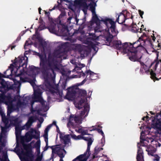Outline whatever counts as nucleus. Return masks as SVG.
Masks as SVG:
<instances>
[{"instance_id": "obj_40", "label": "nucleus", "mask_w": 161, "mask_h": 161, "mask_svg": "<svg viewBox=\"0 0 161 161\" xmlns=\"http://www.w3.org/2000/svg\"><path fill=\"white\" fill-rule=\"evenodd\" d=\"M5 97V95L4 94H1L0 95V104L2 103H4Z\"/></svg>"}, {"instance_id": "obj_62", "label": "nucleus", "mask_w": 161, "mask_h": 161, "mask_svg": "<svg viewBox=\"0 0 161 161\" xmlns=\"http://www.w3.org/2000/svg\"><path fill=\"white\" fill-rule=\"evenodd\" d=\"M45 14L48 17L49 20H50V12H47L46 11H45Z\"/></svg>"}, {"instance_id": "obj_1", "label": "nucleus", "mask_w": 161, "mask_h": 161, "mask_svg": "<svg viewBox=\"0 0 161 161\" xmlns=\"http://www.w3.org/2000/svg\"><path fill=\"white\" fill-rule=\"evenodd\" d=\"M64 45L59 49L55 50L53 53H49L47 59L46 56L44 57L39 53L40 58V67L43 75L48 77L50 74V71L55 75L54 69H58L57 58L61 59L67 58L66 54L68 50L64 47Z\"/></svg>"}, {"instance_id": "obj_53", "label": "nucleus", "mask_w": 161, "mask_h": 161, "mask_svg": "<svg viewBox=\"0 0 161 161\" xmlns=\"http://www.w3.org/2000/svg\"><path fill=\"white\" fill-rule=\"evenodd\" d=\"M66 15V13L65 12H62L59 16V18H62L63 17L65 16Z\"/></svg>"}, {"instance_id": "obj_49", "label": "nucleus", "mask_w": 161, "mask_h": 161, "mask_svg": "<svg viewBox=\"0 0 161 161\" xmlns=\"http://www.w3.org/2000/svg\"><path fill=\"white\" fill-rule=\"evenodd\" d=\"M42 158V156L41 155H38L35 161H41Z\"/></svg>"}, {"instance_id": "obj_28", "label": "nucleus", "mask_w": 161, "mask_h": 161, "mask_svg": "<svg viewBox=\"0 0 161 161\" xmlns=\"http://www.w3.org/2000/svg\"><path fill=\"white\" fill-rule=\"evenodd\" d=\"M146 151L148 153L149 155L154 156V153L156 151L154 147H149L146 150Z\"/></svg>"}, {"instance_id": "obj_60", "label": "nucleus", "mask_w": 161, "mask_h": 161, "mask_svg": "<svg viewBox=\"0 0 161 161\" xmlns=\"http://www.w3.org/2000/svg\"><path fill=\"white\" fill-rule=\"evenodd\" d=\"M83 136L81 134V135H79L77 136V140H80L83 139Z\"/></svg>"}, {"instance_id": "obj_16", "label": "nucleus", "mask_w": 161, "mask_h": 161, "mask_svg": "<svg viewBox=\"0 0 161 161\" xmlns=\"http://www.w3.org/2000/svg\"><path fill=\"white\" fill-rule=\"evenodd\" d=\"M89 130L90 131L97 130L99 133L100 134L103 136V138L101 139V143L103 145V146L104 145V142L103 141H105V135L102 130L100 129L95 128L94 126H92V127L89 128Z\"/></svg>"}, {"instance_id": "obj_47", "label": "nucleus", "mask_w": 161, "mask_h": 161, "mask_svg": "<svg viewBox=\"0 0 161 161\" xmlns=\"http://www.w3.org/2000/svg\"><path fill=\"white\" fill-rule=\"evenodd\" d=\"M61 86L62 87V90H65L66 87V82H63L61 85ZM61 92H63L62 91Z\"/></svg>"}, {"instance_id": "obj_6", "label": "nucleus", "mask_w": 161, "mask_h": 161, "mask_svg": "<svg viewBox=\"0 0 161 161\" xmlns=\"http://www.w3.org/2000/svg\"><path fill=\"white\" fill-rule=\"evenodd\" d=\"M42 93L41 90L39 88L34 90V95L32 97L33 100L32 101V105L35 102H39L41 104L42 106H45V102L41 97Z\"/></svg>"}, {"instance_id": "obj_4", "label": "nucleus", "mask_w": 161, "mask_h": 161, "mask_svg": "<svg viewBox=\"0 0 161 161\" xmlns=\"http://www.w3.org/2000/svg\"><path fill=\"white\" fill-rule=\"evenodd\" d=\"M86 75V78L80 83V85L84 84L88 80H95L97 78V75L90 70H86L85 73L83 72L82 71L79 72L78 75V77L80 78L82 77L84 78L85 76Z\"/></svg>"}, {"instance_id": "obj_10", "label": "nucleus", "mask_w": 161, "mask_h": 161, "mask_svg": "<svg viewBox=\"0 0 161 161\" xmlns=\"http://www.w3.org/2000/svg\"><path fill=\"white\" fill-rule=\"evenodd\" d=\"M77 87V86H73L67 89V92L65 96L66 99L69 100H73L76 97Z\"/></svg>"}, {"instance_id": "obj_43", "label": "nucleus", "mask_w": 161, "mask_h": 161, "mask_svg": "<svg viewBox=\"0 0 161 161\" xmlns=\"http://www.w3.org/2000/svg\"><path fill=\"white\" fill-rule=\"evenodd\" d=\"M29 69L31 71H34L39 69L38 67H36L33 65L29 66Z\"/></svg>"}, {"instance_id": "obj_13", "label": "nucleus", "mask_w": 161, "mask_h": 161, "mask_svg": "<svg viewBox=\"0 0 161 161\" xmlns=\"http://www.w3.org/2000/svg\"><path fill=\"white\" fill-rule=\"evenodd\" d=\"M91 153H89L86 151L83 154H81L77 156L72 161H86L90 156Z\"/></svg>"}, {"instance_id": "obj_55", "label": "nucleus", "mask_w": 161, "mask_h": 161, "mask_svg": "<svg viewBox=\"0 0 161 161\" xmlns=\"http://www.w3.org/2000/svg\"><path fill=\"white\" fill-rule=\"evenodd\" d=\"M138 11L139 14L140 15V16H141V17L142 18H143L142 15L144 13V12L143 11H142L141 10H138Z\"/></svg>"}, {"instance_id": "obj_20", "label": "nucleus", "mask_w": 161, "mask_h": 161, "mask_svg": "<svg viewBox=\"0 0 161 161\" xmlns=\"http://www.w3.org/2000/svg\"><path fill=\"white\" fill-rule=\"evenodd\" d=\"M16 97L15 96L14 99H13L10 95L9 94L7 96L5 95L4 103L6 105L12 103L13 102L16 100Z\"/></svg>"}, {"instance_id": "obj_35", "label": "nucleus", "mask_w": 161, "mask_h": 161, "mask_svg": "<svg viewBox=\"0 0 161 161\" xmlns=\"http://www.w3.org/2000/svg\"><path fill=\"white\" fill-rule=\"evenodd\" d=\"M89 36L91 40L93 41L97 40L98 38V37H97L94 33H90Z\"/></svg>"}, {"instance_id": "obj_12", "label": "nucleus", "mask_w": 161, "mask_h": 161, "mask_svg": "<svg viewBox=\"0 0 161 161\" xmlns=\"http://www.w3.org/2000/svg\"><path fill=\"white\" fill-rule=\"evenodd\" d=\"M14 66L13 64H10L8 68L3 72L4 74L0 73V80L3 79L2 78H9L10 76H12L14 71Z\"/></svg>"}, {"instance_id": "obj_18", "label": "nucleus", "mask_w": 161, "mask_h": 161, "mask_svg": "<svg viewBox=\"0 0 161 161\" xmlns=\"http://www.w3.org/2000/svg\"><path fill=\"white\" fill-rule=\"evenodd\" d=\"M145 117V118H146L147 119H148L149 120L150 119H152V127L154 129H156L157 130V129H156L155 128L153 127V124L154 121H156V120H157L155 119V118H156L157 119H161V118H160V117H161V114H159V113H158L156 114V115L155 116H154V117L153 116H151L150 118L147 115Z\"/></svg>"}, {"instance_id": "obj_27", "label": "nucleus", "mask_w": 161, "mask_h": 161, "mask_svg": "<svg viewBox=\"0 0 161 161\" xmlns=\"http://www.w3.org/2000/svg\"><path fill=\"white\" fill-rule=\"evenodd\" d=\"M94 14V15L92 17L93 20L97 24V25H98V24L100 25V21L103 22L101 20L103 19L102 18L101 20H100L96 13L95 14Z\"/></svg>"}, {"instance_id": "obj_44", "label": "nucleus", "mask_w": 161, "mask_h": 161, "mask_svg": "<svg viewBox=\"0 0 161 161\" xmlns=\"http://www.w3.org/2000/svg\"><path fill=\"white\" fill-rule=\"evenodd\" d=\"M83 9H82V10L85 13V11L87 12V9L88 8V6L87 5V4L86 3H85L83 4Z\"/></svg>"}, {"instance_id": "obj_7", "label": "nucleus", "mask_w": 161, "mask_h": 161, "mask_svg": "<svg viewBox=\"0 0 161 161\" xmlns=\"http://www.w3.org/2000/svg\"><path fill=\"white\" fill-rule=\"evenodd\" d=\"M45 85L46 88L48 90V91L53 95L56 94L59 95V97H62L63 94L62 92H60L58 89V85H57L55 88H54L51 83L48 80H45Z\"/></svg>"}, {"instance_id": "obj_48", "label": "nucleus", "mask_w": 161, "mask_h": 161, "mask_svg": "<svg viewBox=\"0 0 161 161\" xmlns=\"http://www.w3.org/2000/svg\"><path fill=\"white\" fill-rule=\"evenodd\" d=\"M52 127V125H48L47 127L44 130V132H45L46 133H48V132L50 129V128Z\"/></svg>"}, {"instance_id": "obj_2", "label": "nucleus", "mask_w": 161, "mask_h": 161, "mask_svg": "<svg viewBox=\"0 0 161 161\" xmlns=\"http://www.w3.org/2000/svg\"><path fill=\"white\" fill-rule=\"evenodd\" d=\"M143 36H146V34L145 33L143 34L138 40L132 44L128 42V47L127 48L129 51L127 53V55L129 57V59L132 61L140 62L141 66L140 69L141 72L143 71V69L145 70L148 69L147 66L140 60L141 57L139 58L137 55L138 51L143 50L144 49L143 46H145L146 40L142 39Z\"/></svg>"}, {"instance_id": "obj_39", "label": "nucleus", "mask_w": 161, "mask_h": 161, "mask_svg": "<svg viewBox=\"0 0 161 161\" xmlns=\"http://www.w3.org/2000/svg\"><path fill=\"white\" fill-rule=\"evenodd\" d=\"M113 35L109 34V36L106 37V41L110 43L112 41V38H113Z\"/></svg>"}, {"instance_id": "obj_51", "label": "nucleus", "mask_w": 161, "mask_h": 161, "mask_svg": "<svg viewBox=\"0 0 161 161\" xmlns=\"http://www.w3.org/2000/svg\"><path fill=\"white\" fill-rule=\"evenodd\" d=\"M66 31L67 32L69 31L68 28L67 26H64L62 29H60V31L61 32L63 31Z\"/></svg>"}, {"instance_id": "obj_11", "label": "nucleus", "mask_w": 161, "mask_h": 161, "mask_svg": "<svg viewBox=\"0 0 161 161\" xmlns=\"http://www.w3.org/2000/svg\"><path fill=\"white\" fill-rule=\"evenodd\" d=\"M130 13L126 10L122 11L117 18L116 21L119 24H123L125 20L130 18Z\"/></svg>"}, {"instance_id": "obj_50", "label": "nucleus", "mask_w": 161, "mask_h": 161, "mask_svg": "<svg viewBox=\"0 0 161 161\" xmlns=\"http://www.w3.org/2000/svg\"><path fill=\"white\" fill-rule=\"evenodd\" d=\"M32 124H31L30 123L28 122V121H27L25 125V126L26 127L27 129H28L31 127Z\"/></svg>"}, {"instance_id": "obj_14", "label": "nucleus", "mask_w": 161, "mask_h": 161, "mask_svg": "<svg viewBox=\"0 0 161 161\" xmlns=\"http://www.w3.org/2000/svg\"><path fill=\"white\" fill-rule=\"evenodd\" d=\"M155 119L157 120L156 121H154L153 124V127L157 129L159 134H161V119H157L155 118Z\"/></svg>"}, {"instance_id": "obj_56", "label": "nucleus", "mask_w": 161, "mask_h": 161, "mask_svg": "<svg viewBox=\"0 0 161 161\" xmlns=\"http://www.w3.org/2000/svg\"><path fill=\"white\" fill-rule=\"evenodd\" d=\"M33 104L32 105V101L31 102V107L30 109V110L32 113H33L34 112H35L36 110L34 109L33 108Z\"/></svg>"}, {"instance_id": "obj_21", "label": "nucleus", "mask_w": 161, "mask_h": 161, "mask_svg": "<svg viewBox=\"0 0 161 161\" xmlns=\"http://www.w3.org/2000/svg\"><path fill=\"white\" fill-rule=\"evenodd\" d=\"M70 135H66L63 136L62 135L61 138H60L61 140L63 142L65 146L69 145V143L70 141V139L69 138Z\"/></svg>"}, {"instance_id": "obj_36", "label": "nucleus", "mask_w": 161, "mask_h": 161, "mask_svg": "<svg viewBox=\"0 0 161 161\" xmlns=\"http://www.w3.org/2000/svg\"><path fill=\"white\" fill-rule=\"evenodd\" d=\"M12 122L14 124V125L15 126H19L20 122L18 118H16L13 119Z\"/></svg>"}, {"instance_id": "obj_34", "label": "nucleus", "mask_w": 161, "mask_h": 161, "mask_svg": "<svg viewBox=\"0 0 161 161\" xmlns=\"http://www.w3.org/2000/svg\"><path fill=\"white\" fill-rule=\"evenodd\" d=\"M82 118H81L80 116H76L75 115V117L74 121L75 122V123L79 124H81L82 123V120L81 119Z\"/></svg>"}, {"instance_id": "obj_33", "label": "nucleus", "mask_w": 161, "mask_h": 161, "mask_svg": "<svg viewBox=\"0 0 161 161\" xmlns=\"http://www.w3.org/2000/svg\"><path fill=\"white\" fill-rule=\"evenodd\" d=\"M75 116V115L71 114L69 118V123L73 126H74V123L72 121L74 120Z\"/></svg>"}, {"instance_id": "obj_22", "label": "nucleus", "mask_w": 161, "mask_h": 161, "mask_svg": "<svg viewBox=\"0 0 161 161\" xmlns=\"http://www.w3.org/2000/svg\"><path fill=\"white\" fill-rule=\"evenodd\" d=\"M64 153H66V151L64 149H57L54 153L57 154L60 158H63L65 156Z\"/></svg>"}, {"instance_id": "obj_8", "label": "nucleus", "mask_w": 161, "mask_h": 161, "mask_svg": "<svg viewBox=\"0 0 161 161\" xmlns=\"http://www.w3.org/2000/svg\"><path fill=\"white\" fill-rule=\"evenodd\" d=\"M33 138L36 140L39 139L40 132H37L33 128H31L30 131L27 132L26 133L25 140L26 142H29L31 141Z\"/></svg>"}, {"instance_id": "obj_57", "label": "nucleus", "mask_w": 161, "mask_h": 161, "mask_svg": "<svg viewBox=\"0 0 161 161\" xmlns=\"http://www.w3.org/2000/svg\"><path fill=\"white\" fill-rule=\"evenodd\" d=\"M31 45L30 43H28V41H26L25 42V45L24 46V48L25 49H26V46H28L29 45Z\"/></svg>"}, {"instance_id": "obj_30", "label": "nucleus", "mask_w": 161, "mask_h": 161, "mask_svg": "<svg viewBox=\"0 0 161 161\" xmlns=\"http://www.w3.org/2000/svg\"><path fill=\"white\" fill-rule=\"evenodd\" d=\"M0 84L1 85V86H0V88L5 89L8 87L7 83L3 79L0 80Z\"/></svg>"}, {"instance_id": "obj_9", "label": "nucleus", "mask_w": 161, "mask_h": 161, "mask_svg": "<svg viewBox=\"0 0 161 161\" xmlns=\"http://www.w3.org/2000/svg\"><path fill=\"white\" fill-rule=\"evenodd\" d=\"M128 42H125L122 44L121 42L120 41H116L114 42L113 46L114 48L118 50H122L124 54H127L129 51L127 49L128 47Z\"/></svg>"}, {"instance_id": "obj_15", "label": "nucleus", "mask_w": 161, "mask_h": 161, "mask_svg": "<svg viewBox=\"0 0 161 161\" xmlns=\"http://www.w3.org/2000/svg\"><path fill=\"white\" fill-rule=\"evenodd\" d=\"M136 158L137 161H144V159L143 152L142 148L138 147L137 150Z\"/></svg>"}, {"instance_id": "obj_31", "label": "nucleus", "mask_w": 161, "mask_h": 161, "mask_svg": "<svg viewBox=\"0 0 161 161\" xmlns=\"http://www.w3.org/2000/svg\"><path fill=\"white\" fill-rule=\"evenodd\" d=\"M93 141V140H92V138L89 139V140L87 141V147L86 150L87 152H88L89 153H91V152L90 151L91 146L92 144Z\"/></svg>"}, {"instance_id": "obj_37", "label": "nucleus", "mask_w": 161, "mask_h": 161, "mask_svg": "<svg viewBox=\"0 0 161 161\" xmlns=\"http://www.w3.org/2000/svg\"><path fill=\"white\" fill-rule=\"evenodd\" d=\"M24 126L22 127V129H21V128L19 127V126H15V130L16 134H17V133L20 134L21 133V130L24 129ZM16 135L17 134H16Z\"/></svg>"}, {"instance_id": "obj_59", "label": "nucleus", "mask_w": 161, "mask_h": 161, "mask_svg": "<svg viewBox=\"0 0 161 161\" xmlns=\"http://www.w3.org/2000/svg\"><path fill=\"white\" fill-rule=\"evenodd\" d=\"M70 135L71 136V137H72V138L75 140H77V136H76L75 135L73 134H70Z\"/></svg>"}, {"instance_id": "obj_3", "label": "nucleus", "mask_w": 161, "mask_h": 161, "mask_svg": "<svg viewBox=\"0 0 161 161\" xmlns=\"http://www.w3.org/2000/svg\"><path fill=\"white\" fill-rule=\"evenodd\" d=\"M28 58L22 56H19L14 60V71L16 76L20 77V80L22 82L26 81L25 78L20 76L26 72L27 70V66Z\"/></svg>"}, {"instance_id": "obj_46", "label": "nucleus", "mask_w": 161, "mask_h": 161, "mask_svg": "<svg viewBox=\"0 0 161 161\" xmlns=\"http://www.w3.org/2000/svg\"><path fill=\"white\" fill-rule=\"evenodd\" d=\"M56 131H57V132L59 134V135H60V138H61V137H62V135H63L62 133L60 131V130H59V127H58V125H56Z\"/></svg>"}, {"instance_id": "obj_19", "label": "nucleus", "mask_w": 161, "mask_h": 161, "mask_svg": "<svg viewBox=\"0 0 161 161\" xmlns=\"http://www.w3.org/2000/svg\"><path fill=\"white\" fill-rule=\"evenodd\" d=\"M76 91H77L76 97H82L86 98L87 93L85 90L80 89L77 87Z\"/></svg>"}, {"instance_id": "obj_26", "label": "nucleus", "mask_w": 161, "mask_h": 161, "mask_svg": "<svg viewBox=\"0 0 161 161\" xmlns=\"http://www.w3.org/2000/svg\"><path fill=\"white\" fill-rule=\"evenodd\" d=\"M131 31L132 32L134 33L139 32V28L136 24H133V22L131 25Z\"/></svg>"}, {"instance_id": "obj_32", "label": "nucleus", "mask_w": 161, "mask_h": 161, "mask_svg": "<svg viewBox=\"0 0 161 161\" xmlns=\"http://www.w3.org/2000/svg\"><path fill=\"white\" fill-rule=\"evenodd\" d=\"M63 1H65L67 3H69L70 2V1L69 0H58L57 2L58 3V5L56 6L55 5L54 6L52 9H49V11H51L52 10H54L55 8H58V5H61Z\"/></svg>"}, {"instance_id": "obj_63", "label": "nucleus", "mask_w": 161, "mask_h": 161, "mask_svg": "<svg viewBox=\"0 0 161 161\" xmlns=\"http://www.w3.org/2000/svg\"><path fill=\"white\" fill-rule=\"evenodd\" d=\"M81 68H82V67H79L77 66H76L75 67V70H81V71H82L81 70Z\"/></svg>"}, {"instance_id": "obj_61", "label": "nucleus", "mask_w": 161, "mask_h": 161, "mask_svg": "<svg viewBox=\"0 0 161 161\" xmlns=\"http://www.w3.org/2000/svg\"><path fill=\"white\" fill-rule=\"evenodd\" d=\"M74 19V18H73L72 17H69L67 19V22L68 23H69V24L70 23H71V22H70V20L72 19Z\"/></svg>"}, {"instance_id": "obj_29", "label": "nucleus", "mask_w": 161, "mask_h": 161, "mask_svg": "<svg viewBox=\"0 0 161 161\" xmlns=\"http://www.w3.org/2000/svg\"><path fill=\"white\" fill-rule=\"evenodd\" d=\"M103 149V148H100L97 147H96L94 149V152L92 154L93 158L94 159L96 157V156L101 150Z\"/></svg>"}, {"instance_id": "obj_24", "label": "nucleus", "mask_w": 161, "mask_h": 161, "mask_svg": "<svg viewBox=\"0 0 161 161\" xmlns=\"http://www.w3.org/2000/svg\"><path fill=\"white\" fill-rule=\"evenodd\" d=\"M7 105H8L7 116H9L10 115V114L15 110L14 107L13 103Z\"/></svg>"}, {"instance_id": "obj_23", "label": "nucleus", "mask_w": 161, "mask_h": 161, "mask_svg": "<svg viewBox=\"0 0 161 161\" xmlns=\"http://www.w3.org/2000/svg\"><path fill=\"white\" fill-rule=\"evenodd\" d=\"M92 1V2L89 4V10L92 12V14H94L96 13L95 7L97 6V4L96 3L93 1V0Z\"/></svg>"}, {"instance_id": "obj_5", "label": "nucleus", "mask_w": 161, "mask_h": 161, "mask_svg": "<svg viewBox=\"0 0 161 161\" xmlns=\"http://www.w3.org/2000/svg\"><path fill=\"white\" fill-rule=\"evenodd\" d=\"M101 21L106 26L107 31H109V29L110 30L112 33L111 34L114 35L113 36H115L116 34L115 23L112 19L106 18L105 19H103ZM109 33L110 34L109 32Z\"/></svg>"}, {"instance_id": "obj_25", "label": "nucleus", "mask_w": 161, "mask_h": 161, "mask_svg": "<svg viewBox=\"0 0 161 161\" xmlns=\"http://www.w3.org/2000/svg\"><path fill=\"white\" fill-rule=\"evenodd\" d=\"M56 25L55 24H53V25H50L48 28V29L49 31L52 33L55 34L57 32V30H56Z\"/></svg>"}, {"instance_id": "obj_64", "label": "nucleus", "mask_w": 161, "mask_h": 161, "mask_svg": "<svg viewBox=\"0 0 161 161\" xmlns=\"http://www.w3.org/2000/svg\"><path fill=\"white\" fill-rule=\"evenodd\" d=\"M3 157L4 159L5 160H6L7 159H8V156L7 153L3 154Z\"/></svg>"}, {"instance_id": "obj_38", "label": "nucleus", "mask_w": 161, "mask_h": 161, "mask_svg": "<svg viewBox=\"0 0 161 161\" xmlns=\"http://www.w3.org/2000/svg\"><path fill=\"white\" fill-rule=\"evenodd\" d=\"M35 120V117L33 116H31L29 118L28 121V122H30L31 124H32Z\"/></svg>"}, {"instance_id": "obj_41", "label": "nucleus", "mask_w": 161, "mask_h": 161, "mask_svg": "<svg viewBox=\"0 0 161 161\" xmlns=\"http://www.w3.org/2000/svg\"><path fill=\"white\" fill-rule=\"evenodd\" d=\"M89 128H88V130H82V131H81L80 133L83 136L85 135H91V134H89L88 133V130H89Z\"/></svg>"}, {"instance_id": "obj_17", "label": "nucleus", "mask_w": 161, "mask_h": 161, "mask_svg": "<svg viewBox=\"0 0 161 161\" xmlns=\"http://www.w3.org/2000/svg\"><path fill=\"white\" fill-rule=\"evenodd\" d=\"M89 105L87 103L84 106V109L83 111H81L80 115L81 118H82L86 114L85 117L87 116L89 111Z\"/></svg>"}, {"instance_id": "obj_54", "label": "nucleus", "mask_w": 161, "mask_h": 161, "mask_svg": "<svg viewBox=\"0 0 161 161\" xmlns=\"http://www.w3.org/2000/svg\"><path fill=\"white\" fill-rule=\"evenodd\" d=\"M153 156L155 158L154 159V160L156 161H159L160 157L158 156L157 154H155Z\"/></svg>"}, {"instance_id": "obj_58", "label": "nucleus", "mask_w": 161, "mask_h": 161, "mask_svg": "<svg viewBox=\"0 0 161 161\" xmlns=\"http://www.w3.org/2000/svg\"><path fill=\"white\" fill-rule=\"evenodd\" d=\"M91 45L92 48L94 50H95L96 48V45L95 44H93L92 42H91Z\"/></svg>"}, {"instance_id": "obj_42", "label": "nucleus", "mask_w": 161, "mask_h": 161, "mask_svg": "<svg viewBox=\"0 0 161 161\" xmlns=\"http://www.w3.org/2000/svg\"><path fill=\"white\" fill-rule=\"evenodd\" d=\"M41 145L40 141L39 140V141H37L35 144V146L36 149H39L40 148Z\"/></svg>"}, {"instance_id": "obj_45", "label": "nucleus", "mask_w": 161, "mask_h": 161, "mask_svg": "<svg viewBox=\"0 0 161 161\" xmlns=\"http://www.w3.org/2000/svg\"><path fill=\"white\" fill-rule=\"evenodd\" d=\"M55 146H48L49 148H51L52 149V153H55L56 151L57 150V148H54Z\"/></svg>"}, {"instance_id": "obj_52", "label": "nucleus", "mask_w": 161, "mask_h": 161, "mask_svg": "<svg viewBox=\"0 0 161 161\" xmlns=\"http://www.w3.org/2000/svg\"><path fill=\"white\" fill-rule=\"evenodd\" d=\"M36 39L38 40L40 43H42L43 41V39L39 35H37L36 37Z\"/></svg>"}]
</instances>
